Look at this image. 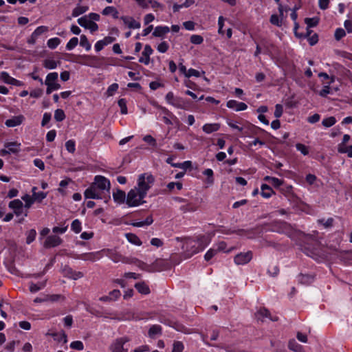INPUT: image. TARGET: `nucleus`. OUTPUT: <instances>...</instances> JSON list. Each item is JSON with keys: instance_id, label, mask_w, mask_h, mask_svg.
Instances as JSON below:
<instances>
[{"instance_id": "obj_34", "label": "nucleus", "mask_w": 352, "mask_h": 352, "mask_svg": "<svg viewBox=\"0 0 352 352\" xmlns=\"http://www.w3.org/2000/svg\"><path fill=\"white\" fill-rule=\"evenodd\" d=\"M314 280V276L309 274H300L298 281L303 285H309Z\"/></svg>"}, {"instance_id": "obj_11", "label": "nucleus", "mask_w": 352, "mask_h": 352, "mask_svg": "<svg viewBox=\"0 0 352 352\" xmlns=\"http://www.w3.org/2000/svg\"><path fill=\"white\" fill-rule=\"evenodd\" d=\"M77 21L80 26L86 29H89L91 33L98 30V24L96 22L89 19L87 16H84L79 18Z\"/></svg>"}, {"instance_id": "obj_27", "label": "nucleus", "mask_w": 352, "mask_h": 352, "mask_svg": "<svg viewBox=\"0 0 352 352\" xmlns=\"http://www.w3.org/2000/svg\"><path fill=\"white\" fill-rule=\"evenodd\" d=\"M102 14L104 16L111 15L113 19L119 18V12L118 10L113 6H107L102 11Z\"/></svg>"}, {"instance_id": "obj_9", "label": "nucleus", "mask_w": 352, "mask_h": 352, "mask_svg": "<svg viewBox=\"0 0 352 352\" xmlns=\"http://www.w3.org/2000/svg\"><path fill=\"white\" fill-rule=\"evenodd\" d=\"M129 341L127 337L117 338L111 344L109 349L111 352H128V349L124 348V344Z\"/></svg>"}, {"instance_id": "obj_49", "label": "nucleus", "mask_w": 352, "mask_h": 352, "mask_svg": "<svg viewBox=\"0 0 352 352\" xmlns=\"http://www.w3.org/2000/svg\"><path fill=\"white\" fill-rule=\"evenodd\" d=\"M336 123V119L333 116L324 118L322 121V124L324 127H330Z\"/></svg>"}, {"instance_id": "obj_13", "label": "nucleus", "mask_w": 352, "mask_h": 352, "mask_svg": "<svg viewBox=\"0 0 352 352\" xmlns=\"http://www.w3.org/2000/svg\"><path fill=\"white\" fill-rule=\"evenodd\" d=\"M303 252L307 256L313 258L316 261H320V259H323L324 255L322 254L321 250L318 245L317 247H314L312 249L309 248L305 247L303 249Z\"/></svg>"}, {"instance_id": "obj_30", "label": "nucleus", "mask_w": 352, "mask_h": 352, "mask_svg": "<svg viewBox=\"0 0 352 352\" xmlns=\"http://www.w3.org/2000/svg\"><path fill=\"white\" fill-rule=\"evenodd\" d=\"M261 196L265 199L270 198L272 195V194L274 193L272 188L270 186H268L265 184H263L261 185Z\"/></svg>"}, {"instance_id": "obj_47", "label": "nucleus", "mask_w": 352, "mask_h": 352, "mask_svg": "<svg viewBox=\"0 0 352 352\" xmlns=\"http://www.w3.org/2000/svg\"><path fill=\"white\" fill-rule=\"evenodd\" d=\"M270 21L272 25H274L277 27H280L283 23V19L277 14H272L270 16Z\"/></svg>"}, {"instance_id": "obj_36", "label": "nucleus", "mask_w": 352, "mask_h": 352, "mask_svg": "<svg viewBox=\"0 0 352 352\" xmlns=\"http://www.w3.org/2000/svg\"><path fill=\"white\" fill-rule=\"evenodd\" d=\"M311 32L312 30L307 29L306 35L305 36L307 37L310 45H314L318 41V36L316 33H314L313 35L311 36Z\"/></svg>"}, {"instance_id": "obj_54", "label": "nucleus", "mask_w": 352, "mask_h": 352, "mask_svg": "<svg viewBox=\"0 0 352 352\" xmlns=\"http://www.w3.org/2000/svg\"><path fill=\"white\" fill-rule=\"evenodd\" d=\"M49 30L48 27L41 25L36 28V30L32 32L33 37H38L42 34L47 32Z\"/></svg>"}, {"instance_id": "obj_39", "label": "nucleus", "mask_w": 352, "mask_h": 352, "mask_svg": "<svg viewBox=\"0 0 352 352\" xmlns=\"http://www.w3.org/2000/svg\"><path fill=\"white\" fill-rule=\"evenodd\" d=\"M153 222V217L151 216L147 217L144 221H136L132 223V226L134 227H143L144 226H149Z\"/></svg>"}, {"instance_id": "obj_8", "label": "nucleus", "mask_w": 352, "mask_h": 352, "mask_svg": "<svg viewBox=\"0 0 352 352\" xmlns=\"http://www.w3.org/2000/svg\"><path fill=\"white\" fill-rule=\"evenodd\" d=\"M182 249L187 252L190 255L195 254L199 252L198 245L195 239L192 238H186L182 245Z\"/></svg>"}, {"instance_id": "obj_59", "label": "nucleus", "mask_w": 352, "mask_h": 352, "mask_svg": "<svg viewBox=\"0 0 352 352\" xmlns=\"http://www.w3.org/2000/svg\"><path fill=\"white\" fill-rule=\"evenodd\" d=\"M143 140L148 144L149 145L152 146L153 147L155 148L157 147V141L156 140L151 136V135H146L143 138Z\"/></svg>"}, {"instance_id": "obj_57", "label": "nucleus", "mask_w": 352, "mask_h": 352, "mask_svg": "<svg viewBox=\"0 0 352 352\" xmlns=\"http://www.w3.org/2000/svg\"><path fill=\"white\" fill-rule=\"evenodd\" d=\"M34 201L41 202L46 197L47 192H36L34 195H32Z\"/></svg>"}, {"instance_id": "obj_19", "label": "nucleus", "mask_w": 352, "mask_h": 352, "mask_svg": "<svg viewBox=\"0 0 352 352\" xmlns=\"http://www.w3.org/2000/svg\"><path fill=\"white\" fill-rule=\"evenodd\" d=\"M102 250L94 252H89L85 253L79 255L78 256V258L82 259L83 261H90L94 262L97 260H99L102 258Z\"/></svg>"}, {"instance_id": "obj_37", "label": "nucleus", "mask_w": 352, "mask_h": 352, "mask_svg": "<svg viewBox=\"0 0 352 352\" xmlns=\"http://www.w3.org/2000/svg\"><path fill=\"white\" fill-rule=\"evenodd\" d=\"M288 347L295 352H305L302 346L296 342L295 340H291L289 342Z\"/></svg>"}, {"instance_id": "obj_56", "label": "nucleus", "mask_w": 352, "mask_h": 352, "mask_svg": "<svg viewBox=\"0 0 352 352\" xmlns=\"http://www.w3.org/2000/svg\"><path fill=\"white\" fill-rule=\"evenodd\" d=\"M65 147L69 153H74L76 151V143L73 140H69L65 142Z\"/></svg>"}, {"instance_id": "obj_21", "label": "nucleus", "mask_w": 352, "mask_h": 352, "mask_svg": "<svg viewBox=\"0 0 352 352\" xmlns=\"http://www.w3.org/2000/svg\"><path fill=\"white\" fill-rule=\"evenodd\" d=\"M226 106L229 109H234L236 111H241L247 109L248 106L245 103L238 102L235 100H230L227 102Z\"/></svg>"}, {"instance_id": "obj_46", "label": "nucleus", "mask_w": 352, "mask_h": 352, "mask_svg": "<svg viewBox=\"0 0 352 352\" xmlns=\"http://www.w3.org/2000/svg\"><path fill=\"white\" fill-rule=\"evenodd\" d=\"M87 10H88L87 6H78L73 10L72 16L74 17H76V16L86 12Z\"/></svg>"}, {"instance_id": "obj_44", "label": "nucleus", "mask_w": 352, "mask_h": 352, "mask_svg": "<svg viewBox=\"0 0 352 352\" xmlns=\"http://www.w3.org/2000/svg\"><path fill=\"white\" fill-rule=\"evenodd\" d=\"M60 43V39L57 37L50 38L47 42V47L52 50L56 48Z\"/></svg>"}, {"instance_id": "obj_31", "label": "nucleus", "mask_w": 352, "mask_h": 352, "mask_svg": "<svg viewBox=\"0 0 352 352\" xmlns=\"http://www.w3.org/2000/svg\"><path fill=\"white\" fill-rule=\"evenodd\" d=\"M135 287L142 294H148L151 292L149 287L144 282L135 283Z\"/></svg>"}, {"instance_id": "obj_45", "label": "nucleus", "mask_w": 352, "mask_h": 352, "mask_svg": "<svg viewBox=\"0 0 352 352\" xmlns=\"http://www.w3.org/2000/svg\"><path fill=\"white\" fill-rule=\"evenodd\" d=\"M305 23L307 25V29H309L310 28L316 27L318 24L319 19L318 17L305 18Z\"/></svg>"}, {"instance_id": "obj_18", "label": "nucleus", "mask_w": 352, "mask_h": 352, "mask_svg": "<svg viewBox=\"0 0 352 352\" xmlns=\"http://www.w3.org/2000/svg\"><path fill=\"white\" fill-rule=\"evenodd\" d=\"M243 127H244V129L243 130L242 132H241V136L244 137H250L252 135L256 133V130H261V128L256 126L254 124H252L248 122L243 124Z\"/></svg>"}, {"instance_id": "obj_7", "label": "nucleus", "mask_w": 352, "mask_h": 352, "mask_svg": "<svg viewBox=\"0 0 352 352\" xmlns=\"http://www.w3.org/2000/svg\"><path fill=\"white\" fill-rule=\"evenodd\" d=\"M272 232H278L279 234H285L289 235L292 233V229L290 224L283 221H274L271 223Z\"/></svg>"}, {"instance_id": "obj_51", "label": "nucleus", "mask_w": 352, "mask_h": 352, "mask_svg": "<svg viewBox=\"0 0 352 352\" xmlns=\"http://www.w3.org/2000/svg\"><path fill=\"white\" fill-rule=\"evenodd\" d=\"M203 174L206 176H207V184H212L214 183V177H213V170L211 168H207L206 169Z\"/></svg>"}, {"instance_id": "obj_50", "label": "nucleus", "mask_w": 352, "mask_h": 352, "mask_svg": "<svg viewBox=\"0 0 352 352\" xmlns=\"http://www.w3.org/2000/svg\"><path fill=\"white\" fill-rule=\"evenodd\" d=\"M71 229L72 231H74L75 233L78 234L80 233L82 227H81V222L79 219H75L72 221L71 225Z\"/></svg>"}, {"instance_id": "obj_4", "label": "nucleus", "mask_w": 352, "mask_h": 352, "mask_svg": "<svg viewBox=\"0 0 352 352\" xmlns=\"http://www.w3.org/2000/svg\"><path fill=\"white\" fill-rule=\"evenodd\" d=\"M71 56H73L74 59L70 60L72 62H75L79 63L80 65L91 67H97L100 65V58L97 56L92 55H74V54H69Z\"/></svg>"}, {"instance_id": "obj_14", "label": "nucleus", "mask_w": 352, "mask_h": 352, "mask_svg": "<svg viewBox=\"0 0 352 352\" xmlns=\"http://www.w3.org/2000/svg\"><path fill=\"white\" fill-rule=\"evenodd\" d=\"M0 78L1 80H3L5 83L21 87L23 85V82L10 76L9 74L6 72H2L0 74Z\"/></svg>"}, {"instance_id": "obj_10", "label": "nucleus", "mask_w": 352, "mask_h": 352, "mask_svg": "<svg viewBox=\"0 0 352 352\" xmlns=\"http://www.w3.org/2000/svg\"><path fill=\"white\" fill-rule=\"evenodd\" d=\"M213 233H208L206 234H200L195 237V241L198 245L199 252L203 251L211 242Z\"/></svg>"}, {"instance_id": "obj_28", "label": "nucleus", "mask_w": 352, "mask_h": 352, "mask_svg": "<svg viewBox=\"0 0 352 352\" xmlns=\"http://www.w3.org/2000/svg\"><path fill=\"white\" fill-rule=\"evenodd\" d=\"M162 333V328L159 324L152 325L148 331V335L151 338H155L156 336H160Z\"/></svg>"}, {"instance_id": "obj_1", "label": "nucleus", "mask_w": 352, "mask_h": 352, "mask_svg": "<svg viewBox=\"0 0 352 352\" xmlns=\"http://www.w3.org/2000/svg\"><path fill=\"white\" fill-rule=\"evenodd\" d=\"M110 181L104 176L96 175L94 182L85 190L84 195L86 199H102L107 194L110 198Z\"/></svg>"}, {"instance_id": "obj_5", "label": "nucleus", "mask_w": 352, "mask_h": 352, "mask_svg": "<svg viewBox=\"0 0 352 352\" xmlns=\"http://www.w3.org/2000/svg\"><path fill=\"white\" fill-rule=\"evenodd\" d=\"M166 100L168 104L177 109L188 110L190 107V102L187 100L182 97L175 96L172 91L167 93Z\"/></svg>"}, {"instance_id": "obj_17", "label": "nucleus", "mask_w": 352, "mask_h": 352, "mask_svg": "<svg viewBox=\"0 0 352 352\" xmlns=\"http://www.w3.org/2000/svg\"><path fill=\"white\" fill-rule=\"evenodd\" d=\"M8 207L13 210V212L16 216H20L23 214V204L19 199L11 201L8 204Z\"/></svg>"}, {"instance_id": "obj_41", "label": "nucleus", "mask_w": 352, "mask_h": 352, "mask_svg": "<svg viewBox=\"0 0 352 352\" xmlns=\"http://www.w3.org/2000/svg\"><path fill=\"white\" fill-rule=\"evenodd\" d=\"M58 73L57 72H52L47 75L46 79L45 81V85L52 84L53 82H57L58 80Z\"/></svg>"}, {"instance_id": "obj_43", "label": "nucleus", "mask_w": 352, "mask_h": 352, "mask_svg": "<svg viewBox=\"0 0 352 352\" xmlns=\"http://www.w3.org/2000/svg\"><path fill=\"white\" fill-rule=\"evenodd\" d=\"M196 210V206L192 203H186L180 207V210L184 213L194 212Z\"/></svg>"}, {"instance_id": "obj_63", "label": "nucleus", "mask_w": 352, "mask_h": 352, "mask_svg": "<svg viewBox=\"0 0 352 352\" xmlns=\"http://www.w3.org/2000/svg\"><path fill=\"white\" fill-rule=\"evenodd\" d=\"M184 346L180 341H175L173 343V347L172 352H183Z\"/></svg>"}, {"instance_id": "obj_32", "label": "nucleus", "mask_w": 352, "mask_h": 352, "mask_svg": "<svg viewBox=\"0 0 352 352\" xmlns=\"http://www.w3.org/2000/svg\"><path fill=\"white\" fill-rule=\"evenodd\" d=\"M125 236L128 241L133 245L140 246L142 244L140 238L135 234L133 233H126Z\"/></svg>"}, {"instance_id": "obj_53", "label": "nucleus", "mask_w": 352, "mask_h": 352, "mask_svg": "<svg viewBox=\"0 0 352 352\" xmlns=\"http://www.w3.org/2000/svg\"><path fill=\"white\" fill-rule=\"evenodd\" d=\"M166 187L168 188V190L170 192V191H173L175 188H176L177 189V190H181L182 189V187H183V184L182 183L178 182H169L167 185H166Z\"/></svg>"}, {"instance_id": "obj_58", "label": "nucleus", "mask_w": 352, "mask_h": 352, "mask_svg": "<svg viewBox=\"0 0 352 352\" xmlns=\"http://www.w3.org/2000/svg\"><path fill=\"white\" fill-rule=\"evenodd\" d=\"M78 43V38L77 37H73L72 38L68 43L66 45V49L67 50H72L74 47H76V45Z\"/></svg>"}, {"instance_id": "obj_25", "label": "nucleus", "mask_w": 352, "mask_h": 352, "mask_svg": "<svg viewBox=\"0 0 352 352\" xmlns=\"http://www.w3.org/2000/svg\"><path fill=\"white\" fill-rule=\"evenodd\" d=\"M113 198L115 202L121 204L126 202V195L123 190L117 189L116 192H113Z\"/></svg>"}, {"instance_id": "obj_24", "label": "nucleus", "mask_w": 352, "mask_h": 352, "mask_svg": "<svg viewBox=\"0 0 352 352\" xmlns=\"http://www.w3.org/2000/svg\"><path fill=\"white\" fill-rule=\"evenodd\" d=\"M255 317L258 320L263 321L265 318H269L272 320L276 321L277 320V318H270V314L269 311L265 308H261L258 310L255 314Z\"/></svg>"}, {"instance_id": "obj_29", "label": "nucleus", "mask_w": 352, "mask_h": 352, "mask_svg": "<svg viewBox=\"0 0 352 352\" xmlns=\"http://www.w3.org/2000/svg\"><path fill=\"white\" fill-rule=\"evenodd\" d=\"M170 32V28L168 26H157L154 29L153 35L155 37H162Z\"/></svg>"}, {"instance_id": "obj_42", "label": "nucleus", "mask_w": 352, "mask_h": 352, "mask_svg": "<svg viewBox=\"0 0 352 352\" xmlns=\"http://www.w3.org/2000/svg\"><path fill=\"white\" fill-rule=\"evenodd\" d=\"M21 199L25 201L24 207L27 209L31 208L32 204L34 203V200L33 199L32 197L28 194L24 195L21 197Z\"/></svg>"}, {"instance_id": "obj_60", "label": "nucleus", "mask_w": 352, "mask_h": 352, "mask_svg": "<svg viewBox=\"0 0 352 352\" xmlns=\"http://www.w3.org/2000/svg\"><path fill=\"white\" fill-rule=\"evenodd\" d=\"M296 148L297 151H300L304 155H307L309 154V151L308 146H307L306 145H305L303 144H301V143L296 144Z\"/></svg>"}, {"instance_id": "obj_33", "label": "nucleus", "mask_w": 352, "mask_h": 352, "mask_svg": "<svg viewBox=\"0 0 352 352\" xmlns=\"http://www.w3.org/2000/svg\"><path fill=\"white\" fill-rule=\"evenodd\" d=\"M59 63V61H56L52 58H47L43 61V65L47 69H54L57 67Z\"/></svg>"}, {"instance_id": "obj_48", "label": "nucleus", "mask_w": 352, "mask_h": 352, "mask_svg": "<svg viewBox=\"0 0 352 352\" xmlns=\"http://www.w3.org/2000/svg\"><path fill=\"white\" fill-rule=\"evenodd\" d=\"M36 232L34 229H31L26 233V243L30 244L35 240Z\"/></svg>"}, {"instance_id": "obj_2", "label": "nucleus", "mask_w": 352, "mask_h": 352, "mask_svg": "<svg viewBox=\"0 0 352 352\" xmlns=\"http://www.w3.org/2000/svg\"><path fill=\"white\" fill-rule=\"evenodd\" d=\"M155 178L151 173H142L138 176L137 184L135 187L146 195L149 189L153 186Z\"/></svg>"}, {"instance_id": "obj_35", "label": "nucleus", "mask_w": 352, "mask_h": 352, "mask_svg": "<svg viewBox=\"0 0 352 352\" xmlns=\"http://www.w3.org/2000/svg\"><path fill=\"white\" fill-rule=\"evenodd\" d=\"M46 285V280L39 282L38 283H31L30 284V291L32 293H36L39 290L43 289Z\"/></svg>"}, {"instance_id": "obj_22", "label": "nucleus", "mask_w": 352, "mask_h": 352, "mask_svg": "<svg viewBox=\"0 0 352 352\" xmlns=\"http://www.w3.org/2000/svg\"><path fill=\"white\" fill-rule=\"evenodd\" d=\"M24 120L25 117L23 115L12 116L6 120L5 125L8 127H14L21 125Z\"/></svg>"}, {"instance_id": "obj_52", "label": "nucleus", "mask_w": 352, "mask_h": 352, "mask_svg": "<svg viewBox=\"0 0 352 352\" xmlns=\"http://www.w3.org/2000/svg\"><path fill=\"white\" fill-rule=\"evenodd\" d=\"M118 104L120 108V113L123 115L127 114L126 100L125 98H121L118 100Z\"/></svg>"}, {"instance_id": "obj_26", "label": "nucleus", "mask_w": 352, "mask_h": 352, "mask_svg": "<svg viewBox=\"0 0 352 352\" xmlns=\"http://www.w3.org/2000/svg\"><path fill=\"white\" fill-rule=\"evenodd\" d=\"M6 148H8L10 153L16 154L20 151L21 143L17 142H10L4 144Z\"/></svg>"}, {"instance_id": "obj_61", "label": "nucleus", "mask_w": 352, "mask_h": 352, "mask_svg": "<svg viewBox=\"0 0 352 352\" xmlns=\"http://www.w3.org/2000/svg\"><path fill=\"white\" fill-rule=\"evenodd\" d=\"M47 301L50 302H56L58 300H64L65 297L60 294H52V295H46Z\"/></svg>"}, {"instance_id": "obj_64", "label": "nucleus", "mask_w": 352, "mask_h": 352, "mask_svg": "<svg viewBox=\"0 0 352 352\" xmlns=\"http://www.w3.org/2000/svg\"><path fill=\"white\" fill-rule=\"evenodd\" d=\"M204 38L198 34H193L190 36V42L195 45H200L203 43Z\"/></svg>"}, {"instance_id": "obj_62", "label": "nucleus", "mask_w": 352, "mask_h": 352, "mask_svg": "<svg viewBox=\"0 0 352 352\" xmlns=\"http://www.w3.org/2000/svg\"><path fill=\"white\" fill-rule=\"evenodd\" d=\"M168 49L169 45L166 41H162L157 46V50L160 53H165Z\"/></svg>"}, {"instance_id": "obj_40", "label": "nucleus", "mask_w": 352, "mask_h": 352, "mask_svg": "<svg viewBox=\"0 0 352 352\" xmlns=\"http://www.w3.org/2000/svg\"><path fill=\"white\" fill-rule=\"evenodd\" d=\"M80 45L84 47L86 51H89L91 47V43L88 41L87 36L84 34L81 35L80 37Z\"/></svg>"}, {"instance_id": "obj_55", "label": "nucleus", "mask_w": 352, "mask_h": 352, "mask_svg": "<svg viewBox=\"0 0 352 352\" xmlns=\"http://www.w3.org/2000/svg\"><path fill=\"white\" fill-rule=\"evenodd\" d=\"M65 118V114L63 110L58 109L54 112V119L57 122H61Z\"/></svg>"}, {"instance_id": "obj_16", "label": "nucleus", "mask_w": 352, "mask_h": 352, "mask_svg": "<svg viewBox=\"0 0 352 352\" xmlns=\"http://www.w3.org/2000/svg\"><path fill=\"white\" fill-rule=\"evenodd\" d=\"M153 53V50L149 45L144 46V50L142 52V56L139 58V62L148 65L150 63V56Z\"/></svg>"}, {"instance_id": "obj_20", "label": "nucleus", "mask_w": 352, "mask_h": 352, "mask_svg": "<svg viewBox=\"0 0 352 352\" xmlns=\"http://www.w3.org/2000/svg\"><path fill=\"white\" fill-rule=\"evenodd\" d=\"M120 19L129 29H139L141 27L140 23L131 16H122Z\"/></svg>"}, {"instance_id": "obj_15", "label": "nucleus", "mask_w": 352, "mask_h": 352, "mask_svg": "<svg viewBox=\"0 0 352 352\" xmlns=\"http://www.w3.org/2000/svg\"><path fill=\"white\" fill-rule=\"evenodd\" d=\"M62 239L56 235L48 236L43 244L45 248H50L58 246L62 243Z\"/></svg>"}, {"instance_id": "obj_12", "label": "nucleus", "mask_w": 352, "mask_h": 352, "mask_svg": "<svg viewBox=\"0 0 352 352\" xmlns=\"http://www.w3.org/2000/svg\"><path fill=\"white\" fill-rule=\"evenodd\" d=\"M252 256L253 254L252 251L241 252L234 256V261L236 265H245L252 260Z\"/></svg>"}, {"instance_id": "obj_38", "label": "nucleus", "mask_w": 352, "mask_h": 352, "mask_svg": "<svg viewBox=\"0 0 352 352\" xmlns=\"http://www.w3.org/2000/svg\"><path fill=\"white\" fill-rule=\"evenodd\" d=\"M264 180L268 182L276 188L280 186L283 183V182L281 179L270 176L265 177Z\"/></svg>"}, {"instance_id": "obj_23", "label": "nucleus", "mask_w": 352, "mask_h": 352, "mask_svg": "<svg viewBox=\"0 0 352 352\" xmlns=\"http://www.w3.org/2000/svg\"><path fill=\"white\" fill-rule=\"evenodd\" d=\"M220 127L221 124L219 123H206L202 126V130L206 134H210L213 132L218 131Z\"/></svg>"}, {"instance_id": "obj_3", "label": "nucleus", "mask_w": 352, "mask_h": 352, "mask_svg": "<svg viewBox=\"0 0 352 352\" xmlns=\"http://www.w3.org/2000/svg\"><path fill=\"white\" fill-rule=\"evenodd\" d=\"M146 195L135 187L131 189L126 195V204L129 207H136L145 203L144 200Z\"/></svg>"}, {"instance_id": "obj_6", "label": "nucleus", "mask_w": 352, "mask_h": 352, "mask_svg": "<svg viewBox=\"0 0 352 352\" xmlns=\"http://www.w3.org/2000/svg\"><path fill=\"white\" fill-rule=\"evenodd\" d=\"M104 254L105 256L109 257L114 263L121 262L122 263H132L133 259L124 256L116 250L112 249H104L102 250V254Z\"/></svg>"}]
</instances>
